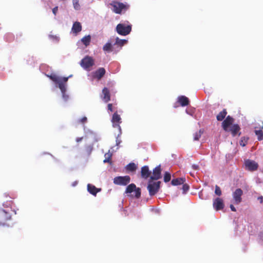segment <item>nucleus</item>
<instances>
[{
  "mask_svg": "<svg viewBox=\"0 0 263 263\" xmlns=\"http://www.w3.org/2000/svg\"><path fill=\"white\" fill-rule=\"evenodd\" d=\"M55 84L58 85L59 88L64 94L66 91V83L68 80L69 77H60L55 74H52L48 76Z\"/></svg>",
  "mask_w": 263,
  "mask_h": 263,
  "instance_id": "f257e3e1",
  "label": "nucleus"
},
{
  "mask_svg": "<svg viewBox=\"0 0 263 263\" xmlns=\"http://www.w3.org/2000/svg\"><path fill=\"white\" fill-rule=\"evenodd\" d=\"M110 5L113 7L112 11L117 14H121L126 11L129 8V5L117 1H112Z\"/></svg>",
  "mask_w": 263,
  "mask_h": 263,
  "instance_id": "f03ea898",
  "label": "nucleus"
},
{
  "mask_svg": "<svg viewBox=\"0 0 263 263\" xmlns=\"http://www.w3.org/2000/svg\"><path fill=\"white\" fill-rule=\"evenodd\" d=\"M116 30L119 34L125 36L129 34L131 32L132 25H126L123 23H120L117 25Z\"/></svg>",
  "mask_w": 263,
  "mask_h": 263,
  "instance_id": "7ed1b4c3",
  "label": "nucleus"
},
{
  "mask_svg": "<svg viewBox=\"0 0 263 263\" xmlns=\"http://www.w3.org/2000/svg\"><path fill=\"white\" fill-rule=\"evenodd\" d=\"M11 219V215L9 209H0V226H4Z\"/></svg>",
  "mask_w": 263,
  "mask_h": 263,
  "instance_id": "20e7f679",
  "label": "nucleus"
},
{
  "mask_svg": "<svg viewBox=\"0 0 263 263\" xmlns=\"http://www.w3.org/2000/svg\"><path fill=\"white\" fill-rule=\"evenodd\" d=\"M130 181V178L129 176H118L114 179V183L119 185H126Z\"/></svg>",
  "mask_w": 263,
  "mask_h": 263,
  "instance_id": "39448f33",
  "label": "nucleus"
},
{
  "mask_svg": "<svg viewBox=\"0 0 263 263\" xmlns=\"http://www.w3.org/2000/svg\"><path fill=\"white\" fill-rule=\"evenodd\" d=\"M160 181L152 182V180H149L147 186V189L148 190L150 196H153L158 192V190L160 188Z\"/></svg>",
  "mask_w": 263,
  "mask_h": 263,
  "instance_id": "423d86ee",
  "label": "nucleus"
},
{
  "mask_svg": "<svg viewBox=\"0 0 263 263\" xmlns=\"http://www.w3.org/2000/svg\"><path fill=\"white\" fill-rule=\"evenodd\" d=\"M111 122L113 127L117 128L119 129V134H121V128L120 126V124L122 122L121 118L120 116L118 114L117 111H116L112 115Z\"/></svg>",
  "mask_w": 263,
  "mask_h": 263,
  "instance_id": "0eeeda50",
  "label": "nucleus"
},
{
  "mask_svg": "<svg viewBox=\"0 0 263 263\" xmlns=\"http://www.w3.org/2000/svg\"><path fill=\"white\" fill-rule=\"evenodd\" d=\"M80 64L83 68L88 69L94 65V60L91 57L86 56L81 60Z\"/></svg>",
  "mask_w": 263,
  "mask_h": 263,
  "instance_id": "6e6552de",
  "label": "nucleus"
},
{
  "mask_svg": "<svg viewBox=\"0 0 263 263\" xmlns=\"http://www.w3.org/2000/svg\"><path fill=\"white\" fill-rule=\"evenodd\" d=\"M234 121V119L233 117L230 116H228L222 122V127L223 129L226 132H228L229 127L230 125H233Z\"/></svg>",
  "mask_w": 263,
  "mask_h": 263,
  "instance_id": "1a4fd4ad",
  "label": "nucleus"
},
{
  "mask_svg": "<svg viewBox=\"0 0 263 263\" xmlns=\"http://www.w3.org/2000/svg\"><path fill=\"white\" fill-rule=\"evenodd\" d=\"M243 194V191L241 189H237L233 193V197L235 203L237 204L241 202V196Z\"/></svg>",
  "mask_w": 263,
  "mask_h": 263,
  "instance_id": "9d476101",
  "label": "nucleus"
},
{
  "mask_svg": "<svg viewBox=\"0 0 263 263\" xmlns=\"http://www.w3.org/2000/svg\"><path fill=\"white\" fill-rule=\"evenodd\" d=\"M161 169L160 165L156 166L153 171V175L150 177L151 180H158L161 178Z\"/></svg>",
  "mask_w": 263,
  "mask_h": 263,
  "instance_id": "9b49d317",
  "label": "nucleus"
},
{
  "mask_svg": "<svg viewBox=\"0 0 263 263\" xmlns=\"http://www.w3.org/2000/svg\"><path fill=\"white\" fill-rule=\"evenodd\" d=\"M247 168L250 171H256L258 168V164L254 161L248 160L245 162Z\"/></svg>",
  "mask_w": 263,
  "mask_h": 263,
  "instance_id": "f8f14e48",
  "label": "nucleus"
},
{
  "mask_svg": "<svg viewBox=\"0 0 263 263\" xmlns=\"http://www.w3.org/2000/svg\"><path fill=\"white\" fill-rule=\"evenodd\" d=\"M213 207L216 211L222 210L224 208L223 200L220 198H216L213 201Z\"/></svg>",
  "mask_w": 263,
  "mask_h": 263,
  "instance_id": "ddd939ff",
  "label": "nucleus"
},
{
  "mask_svg": "<svg viewBox=\"0 0 263 263\" xmlns=\"http://www.w3.org/2000/svg\"><path fill=\"white\" fill-rule=\"evenodd\" d=\"M240 127L239 126V125L237 124H235L231 126L230 129H229V131H230L231 133V134L233 137H235L237 135H238V136L240 135L241 133L240 132Z\"/></svg>",
  "mask_w": 263,
  "mask_h": 263,
  "instance_id": "4468645a",
  "label": "nucleus"
},
{
  "mask_svg": "<svg viewBox=\"0 0 263 263\" xmlns=\"http://www.w3.org/2000/svg\"><path fill=\"white\" fill-rule=\"evenodd\" d=\"M105 72L106 70L104 68H99L93 73V77L99 80L105 75Z\"/></svg>",
  "mask_w": 263,
  "mask_h": 263,
  "instance_id": "2eb2a0df",
  "label": "nucleus"
},
{
  "mask_svg": "<svg viewBox=\"0 0 263 263\" xmlns=\"http://www.w3.org/2000/svg\"><path fill=\"white\" fill-rule=\"evenodd\" d=\"M102 98L105 103L108 102L110 100V95L108 89L104 87L102 90Z\"/></svg>",
  "mask_w": 263,
  "mask_h": 263,
  "instance_id": "dca6fc26",
  "label": "nucleus"
},
{
  "mask_svg": "<svg viewBox=\"0 0 263 263\" xmlns=\"http://www.w3.org/2000/svg\"><path fill=\"white\" fill-rule=\"evenodd\" d=\"M141 177L144 179H147L150 177L151 172L149 170L148 166L145 165L141 168Z\"/></svg>",
  "mask_w": 263,
  "mask_h": 263,
  "instance_id": "f3484780",
  "label": "nucleus"
},
{
  "mask_svg": "<svg viewBox=\"0 0 263 263\" xmlns=\"http://www.w3.org/2000/svg\"><path fill=\"white\" fill-rule=\"evenodd\" d=\"M87 190L91 194L96 196L98 192L101 191V189L97 188L95 185L92 184H88Z\"/></svg>",
  "mask_w": 263,
  "mask_h": 263,
  "instance_id": "a211bd4d",
  "label": "nucleus"
},
{
  "mask_svg": "<svg viewBox=\"0 0 263 263\" xmlns=\"http://www.w3.org/2000/svg\"><path fill=\"white\" fill-rule=\"evenodd\" d=\"M82 30V25L79 22H75L72 25L71 31L72 32L77 34L79 32Z\"/></svg>",
  "mask_w": 263,
  "mask_h": 263,
  "instance_id": "6ab92c4d",
  "label": "nucleus"
},
{
  "mask_svg": "<svg viewBox=\"0 0 263 263\" xmlns=\"http://www.w3.org/2000/svg\"><path fill=\"white\" fill-rule=\"evenodd\" d=\"M178 101L182 106H185L189 104V99L185 96H181L178 97Z\"/></svg>",
  "mask_w": 263,
  "mask_h": 263,
  "instance_id": "aec40b11",
  "label": "nucleus"
},
{
  "mask_svg": "<svg viewBox=\"0 0 263 263\" xmlns=\"http://www.w3.org/2000/svg\"><path fill=\"white\" fill-rule=\"evenodd\" d=\"M227 115V110L226 108L222 109V111H220L219 114L216 116V119L218 121H223L226 118Z\"/></svg>",
  "mask_w": 263,
  "mask_h": 263,
  "instance_id": "412c9836",
  "label": "nucleus"
},
{
  "mask_svg": "<svg viewBox=\"0 0 263 263\" xmlns=\"http://www.w3.org/2000/svg\"><path fill=\"white\" fill-rule=\"evenodd\" d=\"M185 181V178H178L173 179L171 181V183L173 185H178L183 184Z\"/></svg>",
  "mask_w": 263,
  "mask_h": 263,
  "instance_id": "4be33fe9",
  "label": "nucleus"
},
{
  "mask_svg": "<svg viewBox=\"0 0 263 263\" xmlns=\"http://www.w3.org/2000/svg\"><path fill=\"white\" fill-rule=\"evenodd\" d=\"M81 41L83 44L85 46H87L90 44L91 41V36L90 35H88L84 36L82 39Z\"/></svg>",
  "mask_w": 263,
  "mask_h": 263,
  "instance_id": "5701e85b",
  "label": "nucleus"
},
{
  "mask_svg": "<svg viewBox=\"0 0 263 263\" xmlns=\"http://www.w3.org/2000/svg\"><path fill=\"white\" fill-rule=\"evenodd\" d=\"M126 170L129 172H134L137 168V165L133 162L130 163L126 166Z\"/></svg>",
  "mask_w": 263,
  "mask_h": 263,
  "instance_id": "b1692460",
  "label": "nucleus"
},
{
  "mask_svg": "<svg viewBox=\"0 0 263 263\" xmlns=\"http://www.w3.org/2000/svg\"><path fill=\"white\" fill-rule=\"evenodd\" d=\"M136 188H137L135 184H134V183L130 184L129 185H128L127 186V187L126 189L125 193H131L132 192L135 191Z\"/></svg>",
  "mask_w": 263,
  "mask_h": 263,
  "instance_id": "393cba45",
  "label": "nucleus"
},
{
  "mask_svg": "<svg viewBox=\"0 0 263 263\" xmlns=\"http://www.w3.org/2000/svg\"><path fill=\"white\" fill-rule=\"evenodd\" d=\"M103 50L104 51H106L108 52H110L112 51V45H111V43L107 42V43H106L103 47Z\"/></svg>",
  "mask_w": 263,
  "mask_h": 263,
  "instance_id": "a878e982",
  "label": "nucleus"
},
{
  "mask_svg": "<svg viewBox=\"0 0 263 263\" xmlns=\"http://www.w3.org/2000/svg\"><path fill=\"white\" fill-rule=\"evenodd\" d=\"M254 132L255 135L257 136L258 141L263 140V131L262 129L255 130Z\"/></svg>",
  "mask_w": 263,
  "mask_h": 263,
  "instance_id": "bb28decb",
  "label": "nucleus"
},
{
  "mask_svg": "<svg viewBox=\"0 0 263 263\" xmlns=\"http://www.w3.org/2000/svg\"><path fill=\"white\" fill-rule=\"evenodd\" d=\"M127 43V41L126 40H122L120 39L119 37H117L116 39L115 44L119 45L120 46H122L125 44Z\"/></svg>",
  "mask_w": 263,
  "mask_h": 263,
  "instance_id": "cd10ccee",
  "label": "nucleus"
},
{
  "mask_svg": "<svg viewBox=\"0 0 263 263\" xmlns=\"http://www.w3.org/2000/svg\"><path fill=\"white\" fill-rule=\"evenodd\" d=\"M203 132L201 129H200L199 132L195 133L194 134V140L195 141H198L200 138L202 134H203Z\"/></svg>",
  "mask_w": 263,
  "mask_h": 263,
  "instance_id": "c85d7f7f",
  "label": "nucleus"
},
{
  "mask_svg": "<svg viewBox=\"0 0 263 263\" xmlns=\"http://www.w3.org/2000/svg\"><path fill=\"white\" fill-rule=\"evenodd\" d=\"M5 38L7 41L10 42L14 40V36L11 33H8L6 34Z\"/></svg>",
  "mask_w": 263,
  "mask_h": 263,
  "instance_id": "c756f323",
  "label": "nucleus"
},
{
  "mask_svg": "<svg viewBox=\"0 0 263 263\" xmlns=\"http://www.w3.org/2000/svg\"><path fill=\"white\" fill-rule=\"evenodd\" d=\"M73 7L76 10H79L80 9V5L79 0H72Z\"/></svg>",
  "mask_w": 263,
  "mask_h": 263,
  "instance_id": "7c9ffc66",
  "label": "nucleus"
},
{
  "mask_svg": "<svg viewBox=\"0 0 263 263\" xmlns=\"http://www.w3.org/2000/svg\"><path fill=\"white\" fill-rule=\"evenodd\" d=\"M171 174L168 172H165L164 175V181L167 182L171 180Z\"/></svg>",
  "mask_w": 263,
  "mask_h": 263,
  "instance_id": "2f4dec72",
  "label": "nucleus"
},
{
  "mask_svg": "<svg viewBox=\"0 0 263 263\" xmlns=\"http://www.w3.org/2000/svg\"><path fill=\"white\" fill-rule=\"evenodd\" d=\"M248 140V138H246L245 137H241V140L240 141V145L242 146H246Z\"/></svg>",
  "mask_w": 263,
  "mask_h": 263,
  "instance_id": "473e14b6",
  "label": "nucleus"
},
{
  "mask_svg": "<svg viewBox=\"0 0 263 263\" xmlns=\"http://www.w3.org/2000/svg\"><path fill=\"white\" fill-rule=\"evenodd\" d=\"M105 159L104 160L103 162L104 163L110 162L111 155L109 153H106L105 154Z\"/></svg>",
  "mask_w": 263,
  "mask_h": 263,
  "instance_id": "72a5a7b5",
  "label": "nucleus"
},
{
  "mask_svg": "<svg viewBox=\"0 0 263 263\" xmlns=\"http://www.w3.org/2000/svg\"><path fill=\"white\" fill-rule=\"evenodd\" d=\"M135 196L137 198H139L140 197V196H141V190H140V188H136L135 191Z\"/></svg>",
  "mask_w": 263,
  "mask_h": 263,
  "instance_id": "f704fd0d",
  "label": "nucleus"
},
{
  "mask_svg": "<svg viewBox=\"0 0 263 263\" xmlns=\"http://www.w3.org/2000/svg\"><path fill=\"white\" fill-rule=\"evenodd\" d=\"M108 110L112 112L116 109V108L112 104L109 103L107 105Z\"/></svg>",
  "mask_w": 263,
  "mask_h": 263,
  "instance_id": "c9c22d12",
  "label": "nucleus"
},
{
  "mask_svg": "<svg viewBox=\"0 0 263 263\" xmlns=\"http://www.w3.org/2000/svg\"><path fill=\"white\" fill-rule=\"evenodd\" d=\"M215 193L218 196H220L221 195V189L220 187L217 185L215 186Z\"/></svg>",
  "mask_w": 263,
  "mask_h": 263,
  "instance_id": "e433bc0d",
  "label": "nucleus"
},
{
  "mask_svg": "<svg viewBox=\"0 0 263 263\" xmlns=\"http://www.w3.org/2000/svg\"><path fill=\"white\" fill-rule=\"evenodd\" d=\"M182 184H183V185H182V190H183V193H185L189 190L190 186L186 183H184Z\"/></svg>",
  "mask_w": 263,
  "mask_h": 263,
  "instance_id": "4c0bfd02",
  "label": "nucleus"
},
{
  "mask_svg": "<svg viewBox=\"0 0 263 263\" xmlns=\"http://www.w3.org/2000/svg\"><path fill=\"white\" fill-rule=\"evenodd\" d=\"M12 203V201H7L6 203L3 204V205L5 208H8L11 206Z\"/></svg>",
  "mask_w": 263,
  "mask_h": 263,
  "instance_id": "58836bf2",
  "label": "nucleus"
},
{
  "mask_svg": "<svg viewBox=\"0 0 263 263\" xmlns=\"http://www.w3.org/2000/svg\"><path fill=\"white\" fill-rule=\"evenodd\" d=\"M58 11V7L56 6L52 9V12L55 15Z\"/></svg>",
  "mask_w": 263,
  "mask_h": 263,
  "instance_id": "ea45409f",
  "label": "nucleus"
},
{
  "mask_svg": "<svg viewBox=\"0 0 263 263\" xmlns=\"http://www.w3.org/2000/svg\"><path fill=\"white\" fill-rule=\"evenodd\" d=\"M87 120V118L86 117H84L82 119H80V121L82 123H85V122H86Z\"/></svg>",
  "mask_w": 263,
  "mask_h": 263,
  "instance_id": "a19ab883",
  "label": "nucleus"
},
{
  "mask_svg": "<svg viewBox=\"0 0 263 263\" xmlns=\"http://www.w3.org/2000/svg\"><path fill=\"white\" fill-rule=\"evenodd\" d=\"M192 167L195 170H197L199 169V166L198 165L193 164Z\"/></svg>",
  "mask_w": 263,
  "mask_h": 263,
  "instance_id": "79ce46f5",
  "label": "nucleus"
},
{
  "mask_svg": "<svg viewBox=\"0 0 263 263\" xmlns=\"http://www.w3.org/2000/svg\"><path fill=\"white\" fill-rule=\"evenodd\" d=\"M230 207L231 210L232 211H233V212H236V210L235 208L234 207V206L233 205L231 204Z\"/></svg>",
  "mask_w": 263,
  "mask_h": 263,
  "instance_id": "37998d69",
  "label": "nucleus"
},
{
  "mask_svg": "<svg viewBox=\"0 0 263 263\" xmlns=\"http://www.w3.org/2000/svg\"><path fill=\"white\" fill-rule=\"evenodd\" d=\"M258 200H259L260 203H262L263 202V197L262 196H259L258 197Z\"/></svg>",
  "mask_w": 263,
  "mask_h": 263,
  "instance_id": "c03bdc74",
  "label": "nucleus"
},
{
  "mask_svg": "<svg viewBox=\"0 0 263 263\" xmlns=\"http://www.w3.org/2000/svg\"><path fill=\"white\" fill-rule=\"evenodd\" d=\"M83 138V137H78L76 139V141L79 142L82 140Z\"/></svg>",
  "mask_w": 263,
  "mask_h": 263,
  "instance_id": "a18cd8bd",
  "label": "nucleus"
},
{
  "mask_svg": "<svg viewBox=\"0 0 263 263\" xmlns=\"http://www.w3.org/2000/svg\"><path fill=\"white\" fill-rule=\"evenodd\" d=\"M261 129H263V121H262V127H261Z\"/></svg>",
  "mask_w": 263,
  "mask_h": 263,
  "instance_id": "49530a36",
  "label": "nucleus"
}]
</instances>
